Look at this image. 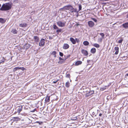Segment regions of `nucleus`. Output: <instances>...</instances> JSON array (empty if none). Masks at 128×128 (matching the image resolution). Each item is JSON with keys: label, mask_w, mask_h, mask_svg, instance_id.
I'll return each mask as SVG.
<instances>
[{"label": "nucleus", "mask_w": 128, "mask_h": 128, "mask_svg": "<svg viewBox=\"0 0 128 128\" xmlns=\"http://www.w3.org/2000/svg\"><path fill=\"white\" fill-rule=\"evenodd\" d=\"M27 24L25 23H22L20 24L19 26L22 27H25L27 26Z\"/></svg>", "instance_id": "9b49d317"}, {"label": "nucleus", "mask_w": 128, "mask_h": 128, "mask_svg": "<svg viewBox=\"0 0 128 128\" xmlns=\"http://www.w3.org/2000/svg\"><path fill=\"white\" fill-rule=\"evenodd\" d=\"M30 46V44H25L24 46V48L26 49H27Z\"/></svg>", "instance_id": "f8f14e48"}, {"label": "nucleus", "mask_w": 128, "mask_h": 128, "mask_svg": "<svg viewBox=\"0 0 128 128\" xmlns=\"http://www.w3.org/2000/svg\"><path fill=\"white\" fill-rule=\"evenodd\" d=\"M78 8H79L78 10H79V11H80V10H81L82 9V5L80 4H78Z\"/></svg>", "instance_id": "c756f323"}, {"label": "nucleus", "mask_w": 128, "mask_h": 128, "mask_svg": "<svg viewBox=\"0 0 128 128\" xmlns=\"http://www.w3.org/2000/svg\"><path fill=\"white\" fill-rule=\"evenodd\" d=\"M54 57L55 58L56 57V55H54Z\"/></svg>", "instance_id": "5fc2aeb1"}, {"label": "nucleus", "mask_w": 128, "mask_h": 128, "mask_svg": "<svg viewBox=\"0 0 128 128\" xmlns=\"http://www.w3.org/2000/svg\"><path fill=\"white\" fill-rule=\"evenodd\" d=\"M69 47V45L67 44H64L63 46V48L64 49H66L68 48Z\"/></svg>", "instance_id": "9d476101"}, {"label": "nucleus", "mask_w": 128, "mask_h": 128, "mask_svg": "<svg viewBox=\"0 0 128 128\" xmlns=\"http://www.w3.org/2000/svg\"><path fill=\"white\" fill-rule=\"evenodd\" d=\"M35 123H38L39 125H41L43 124V122H42L37 121L35 122Z\"/></svg>", "instance_id": "72a5a7b5"}, {"label": "nucleus", "mask_w": 128, "mask_h": 128, "mask_svg": "<svg viewBox=\"0 0 128 128\" xmlns=\"http://www.w3.org/2000/svg\"><path fill=\"white\" fill-rule=\"evenodd\" d=\"M19 70L20 69L23 71H24L25 70V68L24 67H19Z\"/></svg>", "instance_id": "e433bc0d"}, {"label": "nucleus", "mask_w": 128, "mask_h": 128, "mask_svg": "<svg viewBox=\"0 0 128 128\" xmlns=\"http://www.w3.org/2000/svg\"><path fill=\"white\" fill-rule=\"evenodd\" d=\"M123 27L125 28H128V22L124 23L122 25Z\"/></svg>", "instance_id": "ddd939ff"}, {"label": "nucleus", "mask_w": 128, "mask_h": 128, "mask_svg": "<svg viewBox=\"0 0 128 128\" xmlns=\"http://www.w3.org/2000/svg\"><path fill=\"white\" fill-rule=\"evenodd\" d=\"M90 61V60H87V62L88 63H89Z\"/></svg>", "instance_id": "09e8293b"}, {"label": "nucleus", "mask_w": 128, "mask_h": 128, "mask_svg": "<svg viewBox=\"0 0 128 128\" xmlns=\"http://www.w3.org/2000/svg\"><path fill=\"white\" fill-rule=\"evenodd\" d=\"M93 46L94 47L97 48H98L100 47V46L99 44L96 43L94 44H93Z\"/></svg>", "instance_id": "b1692460"}, {"label": "nucleus", "mask_w": 128, "mask_h": 128, "mask_svg": "<svg viewBox=\"0 0 128 128\" xmlns=\"http://www.w3.org/2000/svg\"><path fill=\"white\" fill-rule=\"evenodd\" d=\"M56 51H54L51 53V54H52L53 55H56Z\"/></svg>", "instance_id": "4c0bfd02"}, {"label": "nucleus", "mask_w": 128, "mask_h": 128, "mask_svg": "<svg viewBox=\"0 0 128 128\" xmlns=\"http://www.w3.org/2000/svg\"><path fill=\"white\" fill-rule=\"evenodd\" d=\"M20 119L18 117H14L12 118V120L13 121H18L20 120Z\"/></svg>", "instance_id": "6e6552de"}, {"label": "nucleus", "mask_w": 128, "mask_h": 128, "mask_svg": "<svg viewBox=\"0 0 128 128\" xmlns=\"http://www.w3.org/2000/svg\"><path fill=\"white\" fill-rule=\"evenodd\" d=\"M102 40L101 38H99L98 39V40L100 42H101L102 41Z\"/></svg>", "instance_id": "a18cd8bd"}, {"label": "nucleus", "mask_w": 128, "mask_h": 128, "mask_svg": "<svg viewBox=\"0 0 128 128\" xmlns=\"http://www.w3.org/2000/svg\"><path fill=\"white\" fill-rule=\"evenodd\" d=\"M70 55H68L66 57H65V56H64L65 57V60H66L67 58H69L70 56Z\"/></svg>", "instance_id": "79ce46f5"}, {"label": "nucleus", "mask_w": 128, "mask_h": 128, "mask_svg": "<svg viewBox=\"0 0 128 128\" xmlns=\"http://www.w3.org/2000/svg\"><path fill=\"white\" fill-rule=\"evenodd\" d=\"M94 91L93 90H90L89 91H86V97H88L94 93Z\"/></svg>", "instance_id": "7ed1b4c3"}, {"label": "nucleus", "mask_w": 128, "mask_h": 128, "mask_svg": "<svg viewBox=\"0 0 128 128\" xmlns=\"http://www.w3.org/2000/svg\"><path fill=\"white\" fill-rule=\"evenodd\" d=\"M45 40L44 39L42 38L39 44V45L40 46L42 47L44 46L45 44Z\"/></svg>", "instance_id": "20e7f679"}, {"label": "nucleus", "mask_w": 128, "mask_h": 128, "mask_svg": "<svg viewBox=\"0 0 128 128\" xmlns=\"http://www.w3.org/2000/svg\"><path fill=\"white\" fill-rule=\"evenodd\" d=\"M106 86H105L104 87H102L100 88V90H103L106 89Z\"/></svg>", "instance_id": "f704fd0d"}, {"label": "nucleus", "mask_w": 128, "mask_h": 128, "mask_svg": "<svg viewBox=\"0 0 128 128\" xmlns=\"http://www.w3.org/2000/svg\"><path fill=\"white\" fill-rule=\"evenodd\" d=\"M65 86L66 88H68L70 86V85L69 82L68 81L66 83Z\"/></svg>", "instance_id": "aec40b11"}, {"label": "nucleus", "mask_w": 128, "mask_h": 128, "mask_svg": "<svg viewBox=\"0 0 128 128\" xmlns=\"http://www.w3.org/2000/svg\"><path fill=\"white\" fill-rule=\"evenodd\" d=\"M123 39H121V40H120L118 41V43H120V44H121L122 43V42L123 41Z\"/></svg>", "instance_id": "a19ab883"}, {"label": "nucleus", "mask_w": 128, "mask_h": 128, "mask_svg": "<svg viewBox=\"0 0 128 128\" xmlns=\"http://www.w3.org/2000/svg\"><path fill=\"white\" fill-rule=\"evenodd\" d=\"M11 32L14 34H16L17 33L18 31L15 29H13Z\"/></svg>", "instance_id": "412c9836"}, {"label": "nucleus", "mask_w": 128, "mask_h": 128, "mask_svg": "<svg viewBox=\"0 0 128 128\" xmlns=\"http://www.w3.org/2000/svg\"><path fill=\"white\" fill-rule=\"evenodd\" d=\"M77 119V116H76L75 117H73L72 118V120H76Z\"/></svg>", "instance_id": "c85d7f7f"}, {"label": "nucleus", "mask_w": 128, "mask_h": 128, "mask_svg": "<svg viewBox=\"0 0 128 128\" xmlns=\"http://www.w3.org/2000/svg\"><path fill=\"white\" fill-rule=\"evenodd\" d=\"M58 80H56L55 81H53V82H53V84H56V83L58 81Z\"/></svg>", "instance_id": "49530a36"}, {"label": "nucleus", "mask_w": 128, "mask_h": 128, "mask_svg": "<svg viewBox=\"0 0 128 128\" xmlns=\"http://www.w3.org/2000/svg\"><path fill=\"white\" fill-rule=\"evenodd\" d=\"M66 78H70V74H66Z\"/></svg>", "instance_id": "cd10ccee"}, {"label": "nucleus", "mask_w": 128, "mask_h": 128, "mask_svg": "<svg viewBox=\"0 0 128 128\" xmlns=\"http://www.w3.org/2000/svg\"><path fill=\"white\" fill-rule=\"evenodd\" d=\"M70 11L72 13L76 12L77 11L76 9H74V8H73V9H72V10H70Z\"/></svg>", "instance_id": "393cba45"}, {"label": "nucleus", "mask_w": 128, "mask_h": 128, "mask_svg": "<svg viewBox=\"0 0 128 128\" xmlns=\"http://www.w3.org/2000/svg\"><path fill=\"white\" fill-rule=\"evenodd\" d=\"M65 60V58L63 59V60H59L58 62V63L60 64H62L64 63L65 61V60Z\"/></svg>", "instance_id": "5701e85b"}, {"label": "nucleus", "mask_w": 128, "mask_h": 128, "mask_svg": "<svg viewBox=\"0 0 128 128\" xmlns=\"http://www.w3.org/2000/svg\"><path fill=\"white\" fill-rule=\"evenodd\" d=\"M64 59V58H62L61 57H59V60H63V59Z\"/></svg>", "instance_id": "c03bdc74"}, {"label": "nucleus", "mask_w": 128, "mask_h": 128, "mask_svg": "<svg viewBox=\"0 0 128 128\" xmlns=\"http://www.w3.org/2000/svg\"><path fill=\"white\" fill-rule=\"evenodd\" d=\"M82 53L84 55L86 56L88 54V53L87 50L82 49L81 51Z\"/></svg>", "instance_id": "0eeeda50"}, {"label": "nucleus", "mask_w": 128, "mask_h": 128, "mask_svg": "<svg viewBox=\"0 0 128 128\" xmlns=\"http://www.w3.org/2000/svg\"><path fill=\"white\" fill-rule=\"evenodd\" d=\"M57 24L58 26L61 27H63L65 25L64 23L60 21H59L58 22Z\"/></svg>", "instance_id": "423d86ee"}, {"label": "nucleus", "mask_w": 128, "mask_h": 128, "mask_svg": "<svg viewBox=\"0 0 128 128\" xmlns=\"http://www.w3.org/2000/svg\"><path fill=\"white\" fill-rule=\"evenodd\" d=\"M126 75V76H128V74H127Z\"/></svg>", "instance_id": "864d4df0"}, {"label": "nucleus", "mask_w": 128, "mask_h": 128, "mask_svg": "<svg viewBox=\"0 0 128 128\" xmlns=\"http://www.w3.org/2000/svg\"><path fill=\"white\" fill-rule=\"evenodd\" d=\"M96 52V49L94 48H92L90 50L91 52L93 54L95 53Z\"/></svg>", "instance_id": "dca6fc26"}, {"label": "nucleus", "mask_w": 128, "mask_h": 128, "mask_svg": "<svg viewBox=\"0 0 128 128\" xmlns=\"http://www.w3.org/2000/svg\"><path fill=\"white\" fill-rule=\"evenodd\" d=\"M115 50H116V52L115 53V54H117L118 52L119 48L118 47L116 46L115 47Z\"/></svg>", "instance_id": "f3484780"}, {"label": "nucleus", "mask_w": 128, "mask_h": 128, "mask_svg": "<svg viewBox=\"0 0 128 128\" xmlns=\"http://www.w3.org/2000/svg\"><path fill=\"white\" fill-rule=\"evenodd\" d=\"M22 105H20L17 106L15 108V110L16 111V112L19 113L22 111Z\"/></svg>", "instance_id": "f03ea898"}, {"label": "nucleus", "mask_w": 128, "mask_h": 128, "mask_svg": "<svg viewBox=\"0 0 128 128\" xmlns=\"http://www.w3.org/2000/svg\"><path fill=\"white\" fill-rule=\"evenodd\" d=\"M50 100V96H46L45 98V101L46 102H49Z\"/></svg>", "instance_id": "6ab92c4d"}, {"label": "nucleus", "mask_w": 128, "mask_h": 128, "mask_svg": "<svg viewBox=\"0 0 128 128\" xmlns=\"http://www.w3.org/2000/svg\"><path fill=\"white\" fill-rule=\"evenodd\" d=\"M75 40L76 42L78 43L79 42V40L77 38H76Z\"/></svg>", "instance_id": "37998d69"}, {"label": "nucleus", "mask_w": 128, "mask_h": 128, "mask_svg": "<svg viewBox=\"0 0 128 128\" xmlns=\"http://www.w3.org/2000/svg\"><path fill=\"white\" fill-rule=\"evenodd\" d=\"M88 23L89 26L90 27H93L94 25V23L92 21H89Z\"/></svg>", "instance_id": "39448f33"}, {"label": "nucleus", "mask_w": 128, "mask_h": 128, "mask_svg": "<svg viewBox=\"0 0 128 128\" xmlns=\"http://www.w3.org/2000/svg\"><path fill=\"white\" fill-rule=\"evenodd\" d=\"M62 30L60 28L59 29H58L56 30V32L58 34L59 32H61Z\"/></svg>", "instance_id": "2f4dec72"}, {"label": "nucleus", "mask_w": 128, "mask_h": 128, "mask_svg": "<svg viewBox=\"0 0 128 128\" xmlns=\"http://www.w3.org/2000/svg\"><path fill=\"white\" fill-rule=\"evenodd\" d=\"M53 27L54 29H56L58 28V27L55 24H54L53 25Z\"/></svg>", "instance_id": "473e14b6"}, {"label": "nucleus", "mask_w": 128, "mask_h": 128, "mask_svg": "<svg viewBox=\"0 0 128 128\" xmlns=\"http://www.w3.org/2000/svg\"><path fill=\"white\" fill-rule=\"evenodd\" d=\"M1 5L0 4V7H1Z\"/></svg>", "instance_id": "6e6d98bb"}, {"label": "nucleus", "mask_w": 128, "mask_h": 128, "mask_svg": "<svg viewBox=\"0 0 128 128\" xmlns=\"http://www.w3.org/2000/svg\"><path fill=\"white\" fill-rule=\"evenodd\" d=\"M34 41L36 42H38L39 41V38L37 36H34Z\"/></svg>", "instance_id": "1a4fd4ad"}, {"label": "nucleus", "mask_w": 128, "mask_h": 128, "mask_svg": "<svg viewBox=\"0 0 128 128\" xmlns=\"http://www.w3.org/2000/svg\"><path fill=\"white\" fill-rule=\"evenodd\" d=\"M59 55L60 56H63L64 54L62 52H60Z\"/></svg>", "instance_id": "ea45409f"}, {"label": "nucleus", "mask_w": 128, "mask_h": 128, "mask_svg": "<svg viewBox=\"0 0 128 128\" xmlns=\"http://www.w3.org/2000/svg\"><path fill=\"white\" fill-rule=\"evenodd\" d=\"M68 8L69 10L70 11L71 10H72V9H73L74 8L72 6L69 5V8Z\"/></svg>", "instance_id": "7c9ffc66"}, {"label": "nucleus", "mask_w": 128, "mask_h": 128, "mask_svg": "<svg viewBox=\"0 0 128 128\" xmlns=\"http://www.w3.org/2000/svg\"><path fill=\"white\" fill-rule=\"evenodd\" d=\"M126 17L128 18V13L127 14V16H126Z\"/></svg>", "instance_id": "603ef678"}, {"label": "nucleus", "mask_w": 128, "mask_h": 128, "mask_svg": "<svg viewBox=\"0 0 128 128\" xmlns=\"http://www.w3.org/2000/svg\"><path fill=\"white\" fill-rule=\"evenodd\" d=\"M70 40L73 44H76V41L73 38H70Z\"/></svg>", "instance_id": "4468645a"}, {"label": "nucleus", "mask_w": 128, "mask_h": 128, "mask_svg": "<svg viewBox=\"0 0 128 128\" xmlns=\"http://www.w3.org/2000/svg\"><path fill=\"white\" fill-rule=\"evenodd\" d=\"M63 9H64V6L63 7V8H60V10H63Z\"/></svg>", "instance_id": "de8ad7c7"}, {"label": "nucleus", "mask_w": 128, "mask_h": 128, "mask_svg": "<svg viewBox=\"0 0 128 128\" xmlns=\"http://www.w3.org/2000/svg\"><path fill=\"white\" fill-rule=\"evenodd\" d=\"M19 67H16L14 68L13 70V72H15L16 70H19Z\"/></svg>", "instance_id": "bb28decb"}, {"label": "nucleus", "mask_w": 128, "mask_h": 128, "mask_svg": "<svg viewBox=\"0 0 128 128\" xmlns=\"http://www.w3.org/2000/svg\"><path fill=\"white\" fill-rule=\"evenodd\" d=\"M69 5L67 6H64V9L66 10H69L68 8H69Z\"/></svg>", "instance_id": "a878e982"}, {"label": "nucleus", "mask_w": 128, "mask_h": 128, "mask_svg": "<svg viewBox=\"0 0 128 128\" xmlns=\"http://www.w3.org/2000/svg\"><path fill=\"white\" fill-rule=\"evenodd\" d=\"M6 21V20L5 19H3L2 18H0V23L2 24L4 23Z\"/></svg>", "instance_id": "2eb2a0df"}, {"label": "nucleus", "mask_w": 128, "mask_h": 128, "mask_svg": "<svg viewBox=\"0 0 128 128\" xmlns=\"http://www.w3.org/2000/svg\"><path fill=\"white\" fill-rule=\"evenodd\" d=\"M82 63V62L81 61H78L76 62L75 63V65L76 66H78L79 65L81 64Z\"/></svg>", "instance_id": "a211bd4d"}, {"label": "nucleus", "mask_w": 128, "mask_h": 128, "mask_svg": "<svg viewBox=\"0 0 128 128\" xmlns=\"http://www.w3.org/2000/svg\"><path fill=\"white\" fill-rule=\"evenodd\" d=\"M102 114L101 113H100L99 114V116H102Z\"/></svg>", "instance_id": "3c124183"}, {"label": "nucleus", "mask_w": 128, "mask_h": 128, "mask_svg": "<svg viewBox=\"0 0 128 128\" xmlns=\"http://www.w3.org/2000/svg\"><path fill=\"white\" fill-rule=\"evenodd\" d=\"M126 57H127L126 56H123L122 57V58L123 59V58H126Z\"/></svg>", "instance_id": "8fccbe9b"}, {"label": "nucleus", "mask_w": 128, "mask_h": 128, "mask_svg": "<svg viewBox=\"0 0 128 128\" xmlns=\"http://www.w3.org/2000/svg\"><path fill=\"white\" fill-rule=\"evenodd\" d=\"M83 44L85 46H88L89 44V42L87 41H84L83 43Z\"/></svg>", "instance_id": "4be33fe9"}, {"label": "nucleus", "mask_w": 128, "mask_h": 128, "mask_svg": "<svg viewBox=\"0 0 128 128\" xmlns=\"http://www.w3.org/2000/svg\"><path fill=\"white\" fill-rule=\"evenodd\" d=\"M11 7V4L9 3L4 4L0 8V10L2 11L7 10L10 9Z\"/></svg>", "instance_id": "f257e3e1"}, {"label": "nucleus", "mask_w": 128, "mask_h": 128, "mask_svg": "<svg viewBox=\"0 0 128 128\" xmlns=\"http://www.w3.org/2000/svg\"><path fill=\"white\" fill-rule=\"evenodd\" d=\"M91 19L94 21L95 22H97V20L95 18H91Z\"/></svg>", "instance_id": "58836bf2"}, {"label": "nucleus", "mask_w": 128, "mask_h": 128, "mask_svg": "<svg viewBox=\"0 0 128 128\" xmlns=\"http://www.w3.org/2000/svg\"><path fill=\"white\" fill-rule=\"evenodd\" d=\"M100 35L102 36V38H103L104 36V34L103 33H100Z\"/></svg>", "instance_id": "c9c22d12"}]
</instances>
